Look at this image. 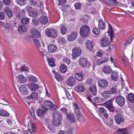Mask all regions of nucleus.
<instances>
[{
  "label": "nucleus",
  "mask_w": 134,
  "mask_h": 134,
  "mask_svg": "<svg viewBox=\"0 0 134 134\" xmlns=\"http://www.w3.org/2000/svg\"><path fill=\"white\" fill-rule=\"evenodd\" d=\"M53 118L52 123L53 125L58 126L61 124L62 117L60 113L57 111L54 112L53 114Z\"/></svg>",
  "instance_id": "obj_1"
},
{
  "label": "nucleus",
  "mask_w": 134,
  "mask_h": 134,
  "mask_svg": "<svg viewBox=\"0 0 134 134\" xmlns=\"http://www.w3.org/2000/svg\"><path fill=\"white\" fill-rule=\"evenodd\" d=\"M47 36L54 38L58 35L57 31L52 28H47L46 31Z\"/></svg>",
  "instance_id": "obj_2"
},
{
  "label": "nucleus",
  "mask_w": 134,
  "mask_h": 134,
  "mask_svg": "<svg viewBox=\"0 0 134 134\" xmlns=\"http://www.w3.org/2000/svg\"><path fill=\"white\" fill-rule=\"evenodd\" d=\"M90 32L89 27L86 25H83L80 29V33L82 37H87Z\"/></svg>",
  "instance_id": "obj_3"
},
{
  "label": "nucleus",
  "mask_w": 134,
  "mask_h": 134,
  "mask_svg": "<svg viewBox=\"0 0 134 134\" xmlns=\"http://www.w3.org/2000/svg\"><path fill=\"white\" fill-rule=\"evenodd\" d=\"M113 100V99H111L108 101L105 102L104 103V104L105 105V107L108 109L110 111L112 112L114 111L115 109L113 106L112 103Z\"/></svg>",
  "instance_id": "obj_4"
},
{
  "label": "nucleus",
  "mask_w": 134,
  "mask_h": 134,
  "mask_svg": "<svg viewBox=\"0 0 134 134\" xmlns=\"http://www.w3.org/2000/svg\"><path fill=\"white\" fill-rule=\"evenodd\" d=\"M115 99L116 102L119 106L122 107L124 105L125 102V99L124 97L120 95L116 96Z\"/></svg>",
  "instance_id": "obj_5"
},
{
  "label": "nucleus",
  "mask_w": 134,
  "mask_h": 134,
  "mask_svg": "<svg viewBox=\"0 0 134 134\" xmlns=\"http://www.w3.org/2000/svg\"><path fill=\"white\" fill-rule=\"evenodd\" d=\"M72 53L71 55L73 58H76L81 54V49L80 47H75L72 49Z\"/></svg>",
  "instance_id": "obj_6"
},
{
  "label": "nucleus",
  "mask_w": 134,
  "mask_h": 134,
  "mask_svg": "<svg viewBox=\"0 0 134 134\" xmlns=\"http://www.w3.org/2000/svg\"><path fill=\"white\" fill-rule=\"evenodd\" d=\"M47 110V108L44 105H42L41 108L37 110V113L39 116H40L41 115H43L46 114Z\"/></svg>",
  "instance_id": "obj_7"
},
{
  "label": "nucleus",
  "mask_w": 134,
  "mask_h": 134,
  "mask_svg": "<svg viewBox=\"0 0 134 134\" xmlns=\"http://www.w3.org/2000/svg\"><path fill=\"white\" fill-rule=\"evenodd\" d=\"M114 118L116 123L120 125L124 122V119L122 116L119 114H117L114 116Z\"/></svg>",
  "instance_id": "obj_8"
},
{
  "label": "nucleus",
  "mask_w": 134,
  "mask_h": 134,
  "mask_svg": "<svg viewBox=\"0 0 134 134\" xmlns=\"http://www.w3.org/2000/svg\"><path fill=\"white\" fill-rule=\"evenodd\" d=\"M75 90L79 93L83 92L85 90L84 85L82 83L79 84L77 86L75 87Z\"/></svg>",
  "instance_id": "obj_9"
},
{
  "label": "nucleus",
  "mask_w": 134,
  "mask_h": 134,
  "mask_svg": "<svg viewBox=\"0 0 134 134\" xmlns=\"http://www.w3.org/2000/svg\"><path fill=\"white\" fill-rule=\"evenodd\" d=\"M102 46L103 47L108 46L110 44L109 39L107 37H104L101 40Z\"/></svg>",
  "instance_id": "obj_10"
},
{
  "label": "nucleus",
  "mask_w": 134,
  "mask_h": 134,
  "mask_svg": "<svg viewBox=\"0 0 134 134\" xmlns=\"http://www.w3.org/2000/svg\"><path fill=\"white\" fill-rule=\"evenodd\" d=\"M98 85L100 87L103 88L106 87L108 85V82L105 79L100 80L98 82Z\"/></svg>",
  "instance_id": "obj_11"
},
{
  "label": "nucleus",
  "mask_w": 134,
  "mask_h": 134,
  "mask_svg": "<svg viewBox=\"0 0 134 134\" xmlns=\"http://www.w3.org/2000/svg\"><path fill=\"white\" fill-rule=\"evenodd\" d=\"M17 80L19 82L21 83H24L27 81V79L23 75L19 74L16 77Z\"/></svg>",
  "instance_id": "obj_12"
},
{
  "label": "nucleus",
  "mask_w": 134,
  "mask_h": 134,
  "mask_svg": "<svg viewBox=\"0 0 134 134\" xmlns=\"http://www.w3.org/2000/svg\"><path fill=\"white\" fill-rule=\"evenodd\" d=\"M76 83L75 78L74 77L71 76L68 79L66 83L68 85L72 86L75 84Z\"/></svg>",
  "instance_id": "obj_13"
},
{
  "label": "nucleus",
  "mask_w": 134,
  "mask_h": 134,
  "mask_svg": "<svg viewBox=\"0 0 134 134\" xmlns=\"http://www.w3.org/2000/svg\"><path fill=\"white\" fill-rule=\"evenodd\" d=\"M86 45L87 48L90 51H92L93 48L95 44L93 41L88 40L86 42Z\"/></svg>",
  "instance_id": "obj_14"
},
{
  "label": "nucleus",
  "mask_w": 134,
  "mask_h": 134,
  "mask_svg": "<svg viewBox=\"0 0 134 134\" xmlns=\"http://www.w3.org/2000/svg\"><path fill=\"white\" fill-rule=\"evenodd\" d=\"M77 35V34L75 32H73L71 34L68 36V40L70 41H72L75 40L76 38Z\"/></svg>",
  "instance_id": "obj_15"
},
{
  "label": "nucleus",
  "mask_w": 134,
  "mask_h": 134,
  "mask_svg": "<svg viewBox=\"0 0 134 134\" xmlns=\"http://www.w3.org/2000/svg\"><path fill=\"white\" fill-rule=\"evenodd\" d=\"M48 49L49 52L53 53L57 51V47L53 44H49L48 46Z\"/></svg>",
  "instance_id": "obj_16"
},
{
  "label": "nucleus",
  "mask_w": 134,
  "mask_h": 134,
  "mask_svg": "<svg viewBox=\"0 0 134 134\" xmlns=\"http://www.w3.org/2000/svg\"><path fill=\"white\" fill-rule=\"evenodd\" d=\"M28 87L32 91H34L38 89L39 86L37 84L30 83L28 84Z\"/></svg>",
  "instance_id": "obj_17"
},
{
  "label": "nucleus",
  "mask_w": 134,
  "mask_h": 134,
  "mask_svg": "<svg viewBox=\"0 0 134 134\" xmlns=\"http://www.w3.org/2000/svg\"><path fill=\"white\" fill-rule=\"evenodd\" d=\"M39 20L41 23L44 25L47 24L48 22L47 17L44 15L40 17Z\"/></svg>",
  "instance_id": "obj_18"
},
{
  "label": "nucleus",
  "mask_w": 134,
  "mask_h": 134,
  "mask_svg": "<svg viewBox=\"0 0 134 134\" xmlns=\"http://www.w3.org/2000/svg\"><path fill=\"white\" fill-rule=\"evenodd\" d=\"M20 91L22 93L27 95L29 92L27 88L24 85H21L19 87Z\"/></svg>",
  "instance_id": "obj_19"
},
{
  "label": "nucleus",
  "mask_w": 134,
  "mask_h": 134,
  "mask_svg": "<svg viewBox=\"0 0 134 134\" xmlns=\"http://www.w3.org/2000/svg\"><path fill=\"white\" fill-rule=\"evenodd\" d=\"M99 111L100 114L102 115H104L106 118L108 117V115L106 113V111L104 109L103 107H101L99 108Z\"/></svg>",
  "instance_id": "obj_20"
},
{
  "label": "nucleus",
  "mask_w": 134,
  "mask_h": 134,
  "mask_svg": "<svg viewBox=\"0 0 134 134\" xmlns=\"http://www.w3.org/2000/svg\"><path fill=\"white\" fill-rule=\"evenodd\" d=\"M77 110V112L76 113V115L78 120L80 122H82L84 121L85 119L84 117L82 116L80 112L79 111V110Z\"/></svg>",
  "instance_id": "obj_21"
},
{
  "label": "nucleus",
  "mask_w": 134,
  "mask_h": 134,
  "mask_svg": "<svg viewBox=\"0 0 134 134\" xmlns=\"http://www.w3.org/2000/svg\"><path fill=\"white\" fill-rule=\"evenodd\" d=\"M98 27L100 29L103 30L105 27V25L103 20L100 19L99 20Z\"/></svg>",
  "instance_id": "obj_22"
},
{
  "label": "nucleus",
  "mask_w": 134,
  "mask_h": 134,
  "mask_svg": "<svg viewBox=\"0 0 134 134\" xmlns=\"http://www.w3.org/2000/svg\"><path fill=\"white\" fill-rule=\"evenodd\" d=\"M59 71L62 73H65L67 70V68L66 66L64 64H61L60 66Z\"/></svg>",
  "instance_id": "obj_23"
},
{
  "label": "nucleus",
  "mask_w": 134,
  "mask_h": 134,
  "mask_svg": "<svg viewBox=\"0 0 134 134\" xmlns=\"http://www.w3.org/2000/svg\"><path fill=\"white\" fill-rule=\"evenodd\" d=\"M109 30L108 32L110 34V37L111 38V40H112L114 36V33L113 32V29L111 25L108 24Z\"/></svg>",
  "instance_id": "obj_24"
},
{
  "label": "nucleus",
  "mask_w": 134,
  "mask_h": 134,
  "mask_svg": "<svg viewBox=\"0 0 134 134\" xmlns=\"http://www.w3.org/2000/svg\"><path fill=\"white\" fill-rule=\"evenodd\" d=\"M89 90L90 92L93 95H96L97 93V89L96 86L95 85L90 86L89 88Z\"/></svg>",
  "instance_id": "obj_25"
},
{
  "label": "nucleus",
  "mask_w": 134,
  "mask_h": 134,
  "mask_svg": "<svg viewBox=\"0 0 134 134\" xmlns=\"http://www.w3.org/2000/svg\"><path fill=\"white\" fill-rule=\"evenodd\" d=\"M102 71L105 73L109 74L112 71V69L109 66H105L102 69Z\"/></svg>",
  "instance_id": "obj_26"
},
{
  "label": "nucleus",
  "mask_w": 134,
  "mask_h": 134,
  "mask_svg": "<svg viewBox=\"0 0 134 134\" xmlns=\"http://www.w3.org/2000/svg\"><path fill=\"white\" fill-rule=\"evenodd\" d=\"M67 118L70 120L71 123H73L75 121V119L74 115L73 114L70 113L67 114Z\"/></svg>",
  "instance_id": "obj_27"
},
{
  "label": "nucleus",
  "mask_w": 134,
  "mask_h": 134,
  "mask_svg": "<svg viewBox=\"0 0 134 134\" xmlns=\"http://www.w3.org/2000/svg\"><path fill=\"white\" fill-rule=\"evenodd\" d=\"M127 129L123 128L118 130L117 132L118 134H130L127 131Z\"/></svg>",
  "instance_id": "obj_28"
},
{
  "label": "nucleus",
  "mask_w": 134,
  "mask_h": 134,
  "mask_svg": "<svg viewBox=\"0 0 134 134\" xmlns=\"http://www.w3.org/2000/svg\"><path fill=\"white\" fill-rule=\"evenodd\" d=\"M86 60V58H80L79 60V63L80 65L82 67H84Z\"/></svg>",
  "instance_id": "obj_29"
},
{
  "label": "nucleus",
  "mask_w": 134,
  "mask_h": 134,
  "mask_svg": "<svg viewBox=\"0 0 134 134\" xmlns=\"http://www.w3.org/2000/svg\"><path fill=\"white\" fill-rule=\"evenodd\" d=\"M32 36L36 38H38L40 36V33L36 30H34L32 32Z\"/></svg>",
  "instance_id": "obj_30"
},
{
  "label": "nucleus",
  "mask_w": 134,
  "mask_h": 134,
  "mask_svg": "<svg viewBox=\"0 0 134 134\" xmlns=\"http://www.w3.org/2000/svg\"><path fill=\"white\" fill-rule=\"evenodd\" d=\"M28 130L32 131L33 133H35L36 131L35 126L34 124H32L29 125L28 127Z\"/></svg>",
  "instance_id": "obj_31"
},
{
  "label": "nucleus",
  "mask_w": 134,
  "mask_h": 134,
  "mask_svg": "<svg viewBox=\"0 0 134 134\" xmlns=\"http://www.w3.org/2000/svg\"><path fill=\"white\" fill-rule=\"evenodd\" d=\"M76 78L79 81H82L83 80V74L81 73H76L75 75Z\"/></svg>",
  "instance_id": "obj_32"
},
{
  "label": "nucleus",
  "mask_w": 134,
  "mask_h": 134,
  "mask_svg": "<svg viewBox=\"0 0 134 134\" xmlns=\"http://www.w3.org/2000/svg\"><path fill=\"white\" fill-rule=\"evenodd\" d=\"M38 14V12L35 9H33L29 13V14L31 16L34 17L36 16Z\"/></svg>",
  "instance_id": "obj_33"
},
{
  "label": "nucleus",
  "mask_w": 134,
  "mask_h": 134,
  "mask_svg": "<svg viewBox=\"0 0 134 134\" xmlns=\"http://www.w3.org/2000/svg\"><path fill=\"white\" fill-rule=\"evenodd\" d=\"M118 76L117 74L115 72V71H113L111 73V79L114 81H117L118 80Z\"/></svg>",
  "instance_id": "obj_34"
},
{
  "label": "nucleus",
  "mask_w": 134,
  "mask_h": 134,
  "mask_svg": "<svg viewBox=\"0 0 134 134\" xmlns=\"http://www.w3.org/2000/svg\"><path fill=\"white\" fill-rule=\"evenodd\" d=\"M9 115V114L8 112L3 110H0V115L1 116H8Z\"/></svg>",
  "instance_id": "obj_35"
},
{
  "label": "nucleus",
  "mask_w": 134,
  "mask_h": 134,
  "mask_svg": "<svg viewBox=\"0 0 134 134\" xmlns=\"http://www.w3.org/2000/svg\"><path fill=\"white\" fill-rule=\"evenodd\" d=\"M52 72L54 73L55 77L58 81L59 80L61 81L63 80V78L62 77L59 75L54 71H53Z\"/></svg>",
  "instance_id": "obj_36"
},
{
  "label": "nucleus",
  "mask_w": 134,
  "mask_h": 134,
  "mask_svg": "<svg viewBox=\"0 0 134 134\" xmlns=\"http://www.w3.org/2000/svg\"><path fill=\"white\" fill-rule=\"evenodd\" d=\"M67 29L63 25L61 28L60 31L62 35H65L67 32Z\"/></svg>",
  "instance_id": "obj_37"
},
{
  "label": "nucleus",
  "mask_w": 134,
  "mask_h": 134,
  "mask_svg": "<svg viewBox=\"0 0 134 134\" xmlns=\"http://www.w3.org/2000/svg\"><path fill=\"white\" fill-rule=\"evenodd\" d=\"M18 30L20 32H25L26 31V28L25 26H21L19 27Z\"/></svg>",
  "instance_id": "obj_38"
},
{
  "label": "nucleus",
  "mask_w": 134,
  "mask_h": 134,
  "mask_svg": "<svg viewBox=\"0 0 134 134\" xmlns=\"http://www.w3.org/2000/svg\"><path fill=\"white\" fill-rule=\"evenodd\" d=\"M54 59L52 58L48 59V62L49 65L51 67L55 66V64L54 62Z\"/></svg>",
  "instance_id": "obj_39"
},
{
  "label": "nucleus",
  "mask_w": 134,
  "mask_h": 134,
  "mask_svg": "<svg viewBox=\"0 0 134 134\" xmlns=\"http://www.w3.org/2000/svg\"><path fill=\"white\" fill-rule=\"evenodd\" d=\"M17 3L19 5L23 6L26 5L27 2L26 0H17Z\"/></svg>",
  "instance_id": "obj_40"
},
{
  "label": "nucleus",
  "mask_w": 134,
  "mask_h": 134,
  "mask_svg": "<svg viewBox=\"0 0 134 134\" xmlns=\"http://www.w3.org/2000/svg\"><path fill=\"white\" fill-rule=\"evenodd\" d=\"M28 79L31 82H36L37 81L36 77L33 76H30Z\"/></svg>",
  "instance_id": "obj_41"
},
{
  "label": "nucleus",
  "mask_w": 134,
  "mask_h": 134,
  "mask_svg": "<svg viewBox=\"0 0 134 134\" xmlns=\"http://www.w3.org/2000/svg\"><path fill=\"white\" fill-rule=\"evenodd\" d=\"M128 100L131 102H134V95L133 93H131L129 94L127 98Z\"/></svg>",
  "instance_id": "obj_42"
},
{
  "label": "nucleus",
  "mask_w": 134,
  "mask_h": 134,
  "mask_svg": "<svg viewBox=\"0 0 134 134\" xmlns=\"http://www.w3.org/2000/svg\"><path fill=\"white\" fill-rule=\"evenodd\" d=\"M29 21V19L27 18H24L21 20V23L24 25H26L27 24Z\"/></svg>",
  "instance_id": "obj_43"
},
{
  "label": "nucleus",
  "mask_w": 134,
  "mask_h": 134,
  "mask_svg": "<svg viewBox=\"0 0 134 134\" xmlns=\"http://www.w3.org/2000/svg\"><path fill=\"white\" fill-rule=\"evenodd\" d=\"M37 47L39 49V51L41 52V53H42L44 51V44L42 43V44H41Z\"/></svg>",
  "instance_id": "obj_44"
},
{
  "label": "nucleus",
  "mask_w": 134,
  "mask_h": 134,
  "mask_svg": "<svg viewBox=\"0 0 134 134\" xmlns=\"http://www.w3.org/2000/svg\"><path fill=\"white\" fill-rule=\"evenodd\" d=\"M43 122L44 124H45L47 126V127L49 129H50V128L49 127V120L47 118L46 119H43Z\"/></svg>",
  "instance_id": "obj_45"
},
{
  "label": "nucleus",
  "mask_w": 134,
  "mask_h": 134,
  "mask_svg": "<svg viewBox=\"0 0 134 134\" xmlns=\"http://www.w3.org/2000/svg\"><path fill=\"white\" fill-rule=\"evenodd\" d=\"M40 41L36 39H34L33 40V42L35 45L37 47L40 45L41 43Z\"/></svg>",
  "instance_id": "obj_46"
},
{
  "label": "nucleus",
  "mask_w": 134,
  "mask_h": 134,
  "mask_svg": "<svg viewBox=\"0 0 134 134\" xmlns=\"http://www.w3.org/2000/svg\"><path fill=\"white\" fill-rule=\"evenodd\" d=\"M111 94L110 90H108L107 91H104L103 92L102 95L103 97L104 98H107L108 96H107V94Z\"/></svg>",
  "instance_id": "obj_47"
},
{
  "label": "nucleus",
  "mask_w": 134,
  "mask_h": 134,
  "mask_svg": "<svg viewBox=\"0 0 134 134\" xmlns=\"http://www.w3.org/2000/svg\"><path fill=\"white\" fill-rule=\"evenodd\" d=\"M38 95L36 93L34 92L31 94V96L32 99H37L38 97Z\"/></svg>",
  "instance_id": "obj_48"
},
{
  "label": "nucleus",
  "mask_w": 134,
  "mask_h": 134,
  "mask_svg": "<svg viewBox=\"0 0 134 134\" xmlns=\"http://www.w3.org/2000/svg\"><path fill=\"white\" fill-rule=\"evenodd\" d=\"M67 132L70 134H73L74 132L73 128L72 127H69L68 129Z\"/></svg>",
  "instance_id": "obj_49"
},
{
  "label": "nucleus",
  "mask_w": 134,
  "mask_h": 134,
  "mask_svg": "<svg viewBox=\"0 0 134 134\" xmlns=\"http://www.w3.org/2000/svg\"><path fill=\"white\" fill-rule=\"evenodd\" d=\"M92 32L96 35H98L100 33L99 30L97 28H94L92 30Z\"/></svg>",
  "instance_id": "obj_50"
},
{
  "label": "nucleus",
  "mask_w": 134,
  "mask_h": 134,
  "mask_svg": "<svg viewBox=\"0 0 134 134\" xmlns=\"http://www.w3.org/2000/svg\"><path fill=\"white\" fill-rule=\"evenodd\" d=\"M45 105L47 107L51 106L52 105V103L49 100H46L44 102Z\"/></svg>",
  "instance_id": "obj_51"
},
{
  "label": "nucleus",
  "mask_w": 134,
  "mask_h": 134,
  "mask_svg": "<svg viewBox=\"0 0 134 134\" xmlns=\"http://www.w3.org/2000/svg\"><path fill=\"white\" fill-rule=\"evenodd\" d=\"M110 92L111 94H115L117 92V89L115 87H112L110 89Z\"/></svg>",
  "instance_id": "obj_52"
},
{
  "label": "nucleus",
  "mask_w": 134,
  "mask_h": 134,
  "mask_svg": "<svg viewBox=\"0 0 134 134\" xmlns=\"http://www.w3.org/2000/svg\"><path fill=\"white\" fill-rule=\"evenodd\" d=\"M65 93L66 96L69 99L72 100L73 97H72V96L69 93V92L67 91H65Z\"/></svg>",
  "instance_id": "obj_53"
},
{
  "label": "nucleus",
  "mask_w": 134,
  "mask_h": 134,
  "mask_svg": "<svg viewBox=\"0 0 134 134\" xmlns=\"http://www.w3.org/2000/svg\"><path fill=\"white\" fill-rule=\"evenodd\" d=\"M74 6L76 9H79L81 8V4L80 3H77L75 4Z\"/></svg>",
  "instance_id": "obj_54"
},
{
  "label": "nucleus",
  "mask_w": 134,
  "mask_h": 134,
  "mask_svg": "<svg viewBox=\"0 0 134 134\" xmlns=\"http://www.w3.org/2000/svg\"><path fill=\"white\" fill-rule=\"evenodd\" d=\"M86 83L88 84L92 85L93 83V80L92 79L88 78L86 81Z\"/></svg>",
  "instance_id": "obj_55"
},
{
  "label": "nucleus",
  "mask_w": 134,
  "mask_h": 134,
  "mask_svg": "<svg viewBox=\"0 0 134 134\" xmlns=\"http://www.w3.org/2000/svg\"><path fill=\"white\" fill-rule=\"evenodd\" d=\"M59 2L58 4L59 5H62L66 2V0H58Z\"/></svg>",
  "instance_id": "obj_56"
},
{
  "label": "nucleus",
  "mask_w": 134,
  "mask_h": 134,
  "mask_svg": "<svg viewBox=\"0 0 134 134\" xmlns=\"http://www.w3.org/2000/svg\"><path fill=\"white\" fill-rule=\"evenodd\" d=\"M63 60L65 63H66L67 64H69L70 62V60L67 58H64L63 59Z\"/></svg>",
  "instance_id": "obj_57"
},
{
  "label": "nucleus",
  "mask_w": 134,
  "mask_h": 134,
  "mask_svg": "<svg viewBox=\"0 0 134 134\" xmlns=\"http://www.w3.org/2000/svg\"><path fill=\"white\" fill-rule=\"evenodd\" d=\"M30 3L33 6H35L38 5L37 2L36 1L32 0H31L30 1Z\"/></svg>",
  "instance_id": "obj_58"
},
{
  "label": "nucleus",
  "mask_w": 134,
  "mask_h": 134,
  "mask_svg": "<svg viewBox=\"0 0 134 134\" xmlns=\"http://www.w3.org/2000/svg\"><path fill=\"white\" fill-rule=\"evenodd\" d=\"M3 3L7 5L10 4V0H3Z\"/></svg>",
  "instance_id": "obj_59"
},
{
  "label": "nucleus",
  "mask_w": 134,
  "mask_h": 134,
  "mask_svg": "<svg viewBox=\"0 0 134 134\" xmlns=\"http://www.w3.org/2000/svg\"><path fill=\"white\" fill-rule=\"evenodd\" d=\"M5 16L4 13L2 12H0V19L3 20Z\"/></svg>",
  "instance_id": "obj_60"
},
{
  "label": "nucleus",
  "mask_w": 134,
  "mask_h": 134,
  "mask_svg": "<svg viewBox=\"0 0 134 134\" xmlns=\"http://www.w3.org/2000/svg\"><path fill=\"white\" fill-rule=\"evenodd\" d=\"M25 9H26V10L27 12H29V13H30V12H31L32 11V10L33 9L31 7L29 6H27L26 7Z\"/></svg>",
  "instance_id": "obj_61"
},
{
  "label": "nucleus",
  "mask_w": 134,
  "mask_h": 134,
  "mask_svg": "<svg viewBox=\"0 0 134 134\" xmlns=\"http://www.w3.org/2000/svg\"><path fill=\"white\" fill-rule=\"evenodd\" d=\"M32 22L34 25H37L38 24V20L36 19H33L32 20Z\"/></svg>",
  "instance_id": "obj_62"
},
{
  "label": "nucleus",
  "mask_w": 134,
  "mask_h": 134,
  "mask_svg": "<svg viewBox=\"0 0 134 134\" xmlns=\"http://www.w3.org/2000/svg\"><path fill=\"white\" fill-rule=\"evenodd\" d=\"M21 68L22 69L23 71H28L29 70L27 66H22L21 67Z\"/></svg>",
  "instance_id": "obj_63"
},
{
  "label": "nucleus",
  "mask_w": 134,
  "mask_h": 134,
  "mask_svg": "<svg viewBox=\"0 0 134 134\" xmlns=\"http://www.w3.org/2000/svg\"><path fill=\"white\" fill-rule=\"evenodd\" d=\"M6 13L7 15L9 18L11 17L13 15L12 13L10 10L7 12Z\"/></svg>",
  "instance_id": "obj_64"
}]
</instances>
